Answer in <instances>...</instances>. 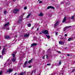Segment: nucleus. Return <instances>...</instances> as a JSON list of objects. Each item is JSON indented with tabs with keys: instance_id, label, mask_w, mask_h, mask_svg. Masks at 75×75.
I'll return each mask as SVG.
<instances>
[{
	"instance_id": "1",
	"label": "nucleus",
	"mask_w": 75,
	"mask_h": 75,
	"mask_svg": "<svg viewBox=\"0 0 75 75\" xmlns=\"http://www.w3.org/2000/svg\"><path fill=\"white\" fill-rule=\"evenodd\" d=\"M42 33L43 34H45L47 35V34H49L48 31L47 30H43L42 31Z\"/></svg>"
},
{
	"instance_id": "2",
	"label": "nucleus",
	"mask_w": 75,
	"mask_h": 75,
	"mask_svg": "<svg viewBox=\"0 0 75 75\" xmlns=\"http://www.w3.org/2000/svg\"><path fill=\"white\" fill-rule=\"evenodd\" d=\"M23 20L22 18H21V19L19 20L17 22L18 24H22V21Z\"/></svg>"
},
{
	"instance_id": "3",
	"label": "nucleus",
	"mask_w": 75,
	"mask_h": 75,
	"mask_svg": "<svg viewBox=\"0 0 75 75\" xmlns=\"http://www.w3.org/2000/svg\"><path fill=\"white\" fill-rule=\"evenodd\" d=\"M19 11V10L17 9H15L13 10V13L17 14Z\"/></svg>"
},
{
	"instance_id": "4",
	"label": "nucleus",
	"mask_w": 75,
	"mask_h": 75,
	"mask_svg": "<svg viewBox=\"0 0 75 75\" xmlns=\"http://www.w3.org/2000/svg\"><path fill=\"white\" fill-rule=\"evenodd\" d=\"M50 8H52L53 10H54L55 9V8H54V7L51 6H48L47 8V9H50Z\"/></svg>"
},
{
	"instance_id": "5",
	"label": "nucleus",
	"mask_w": 75,
	"mask_h": 75,
	"mask_svg": "<svg viewBox=\"0 0 75 75\" xmlns=\"http://www.w3.org/2000/svg\"><path fill=\"white\" fill-rule=\"evenodd\" d=\"M29 36H30V34H24V37L25 38H27V37H28Z\"/></svg>"
},
{
	"instance_id": "6",
	"label": "nucleus",
	"mask_w": 75,
	"mask_h": 75,
	"mask_svg": "<svg viewBox=\"0 0 75 75\" xmlns=\"http://www.w3.org/2000/svg\"><path fill=\"white\" fill-rule=\"evenodd\" d=\"M59 23V21H57V22L54 24V26L55 27H57V25H58V23Z\"/></svg>"
},
{
	"instance_id": "7",
	"label": "nucleus",
	"mask_w": 75,
	"mask_h": 75,
	"mask_svg": "<svg viewBox=\"0 0 75 75\" xmlns=\"http://www.w3.org/2000/svg\"><path fill=\"white\" fill-rule=\"evenodd\" d=\"M5 50H6V49L5 48H4L3 50L2 51V54H5Z\"/></svg>"
},
{
	"instance_id": "8",
	"label": "nucleus",
	"mask_w": 75,
	"mask_h": 75,
	"mask_svg": "<svg viewBox=\"0 0 75 75\" xmlns=\"http://www.w3.org/2000/svg\"><path fill=\"white\" fill-rule=\"evenodd\" d=\"M12 71H13V69H9L7 71V72H9V73L11 72Z\"/></svg>"
},
{
	"instance_id": "9",
	"label": "nucleus",
	"mask_w": 75,
	"mask_h": 75,
	"mask_svg": "<svg viewBox=\"0 0 75 75\" xmlns=\"http://www.w3.org/2000/svg\"><path fill=\"white\" fill-rule=\"evenodd\" d=\"M71 27V26H67L66 27H65L64 28V31H66V28H68Z\"/></svg>"
},
{
	"instance_id": "10",
	"label": "nucleus",
	"mask_w": 75,
	"mask_h": 75,
	"mask_svg": "<svg viewBox=\"0 0 75 75\" xmlns=\"http://www.w3.org/2000/svg\"><path fill=\"white\" fill-rule=\"evenodd\" d=\"M59 44H60V45H63L64 44V42L60 41H59Z\"/></svg>"
},
{
	"instance_id": "11",
	"label": "nucleus",
	"mask_w": 75,
	"mask_h": 75,
	"mask_svg": "<svg viewBox=\"0 0 75 75\" xmlns=\"http://www.w3.org/2000/svg\"><path fill=\"white\" fill-rule=\"evenodd\" d=\"M35 45H37V43H35L32 44L31 45V47H34V46H35Z\"/></svg>"
},
{
	"instance_id": "12",
	"label": "nucleus",
	"mask_w": 75,
	"mask_h": 75,
	"mask_svg": "<svg viewBox=\"0 0 75 75\" xmlns=\"http://www.w3.org/2000/svg\"><path fill=\"white\" fill-rule=\"evenodd\" d=\"M33 74V72H28L27 75H31Z\"/></svg>"
},
{
	"instance_id": "13",
	"label": "nucleus",
	"mask_w": 75,
	"mask_h": 75,
	"mask_svg": "<svg viewBox=\"0 0 75 75\" xmlns=\"http://www.w3.org/2000/svg\"><path fill=\"white\" fill-rule=\"evenodd\" d=\"M73 40V38H69L68 40V41H72Z\"/></svg>"
},
{
	"instance_id": "14",
	"label": "nucleus",
	"mask_w": 75,
	"mask_h": 75,
	"mask_svg": "<svg viewBox=\"0 0 75 75\" xmlns=\"http://www.w3.org/2000/svg\"><path fill=\"white\" fill-rule=\"evenodd\" d=\"M25 74H26V73L25 72H23L21 73L20 74V75H24Z\"/></svg>"
},
{
	"instance_id": "15",
	"label": "nucleus",
	"mask_w": 75,
	"mask_h": 75,
	"mask_svg": "<svg viewBox=\"0 0 75 75\" xmlns=\"http://www.w3.org/2000/svg\"><path fill=\"white\" fill-rule=\"evenodd\" d=\"M5 38L6 39H10V37L8 36H6L5 37Z\"/></svg>"
},
{
	"instance_id": "16",
	"label": "nucleus",
	"mask_w": 75,
	"mask_h": 75,
	"mask_svg": "<svg viewBox=\"0 0 75 75\" xmlns=\"http://www.w3.org/2000/svg\"><path fill=\"white\" fill-rule=\"evenodd\" d=\"M66 21V17H65L64 18L62 21L63 23H64Z\"/></svg>"
},
{
	"instance_id": "17",
	"label": "nucleus",
	"mask_w": 75,
	"mask_h": 75,
	"mask_svg": "<svg viewBox=\"0 0 75 75\" xmlns=\"http://www.w3.org/2000/svg\"><path fill=\"white\" fill-rule=\"evenodd\" d=\"M13 58V59H12V62H16V58Z\"/></svg>"
},
{
	"instance_id": "18",
	"label": "nucleus",
	"mask_w": 75,
	"mask_h": 75,
	"mask_svg": "<svg viewBox=\"0 0 75 75\" xmlns=\"http://www.w3.org/2000/svg\"><path fill=\"white\" fill-rule=\"evenodd\" d=\"M9 22H8L6 23V24H5V25H4V27H6V26H7V25H8V24H9Z\"/></svg>"
},
{
	"instance_id": "19",
	"label": "nucleus",
	"mask_w": 75,
	"mask_h": 75,
	"mask_svg": "<svg viewBox=\"0 0 75 75\" xmlns=\"http://www.w3.org/2000/svg\"><path fill=\"white\" fill-rule=\"evenodd\" d=\"M59 38L61 40H63L64 39V37L62 36H61V38L59 37Z\"/></svg>"
},
{
	"instance_id": "20",
	"label": "nucleus",
	"mask_w": 75,
	"mask_h": 75,
	"mask_svg": "<svg viewBox=\"0 0 75 75\" xmlns=\"http://www.w3.org/2000/svg\"><path fill=\"white\" fill-rule=\"evenodd\" d=\"M32 61H33V59H30L28 62V63H29V64H30L31 63V62H32Z\"/></svg>"
},
{
	"instance_id": "21",
	"label": "nucleus",
	"mask_w": 75,
	"mask_h": 75,
	"mask_svg": "<svg viewBox=\"0 0 75 75\" xmlns=\"http://www.w3.org/2000/svg\"><path fill=\"white\" fill-rule=\"evenodd\" d=\"M64 70H62L61 71V74L63 75L64 74Z\"/></svg>"
},
{
	"instance_id": "22",
	"label": "nucleus",
	"mask_w": 75,
	"mask_h": 75,
	"mask_svg": "<svg viewBox=\"0 0 75 75\" xmlns=\"http://www.w3.org/2000/svg\"><path fill=\"white\" fill-rule=\"evenodd\" d=\"M38 16H43V14L41 13L39 14Z\"/></svg>"
},
{
	"instance_id": "23",
	"label": "nucleus",
	"mask_w": 75,
	"mask_h": 75,
	"mask_svg": "<svg viewBox=\"0 0 75 75\" xmlns=\"http://www.w3.org/2000/svg\"><path fill=\"white\" fill-rule=\"evenodd\" d=\"M12 55L13 56V58H14V57H16V55H15V54L13 53L12 54Z\"/></svg>"
},
{
	"instance_id": "24",
	"label": "nucleus",
	"mask_w": 75,
	"mask_h": 75,
	"mask_svg": "<svg viewBox=\"0 0 75 75\" xmlns=\"http://www.w3.org/2000/svg\"><path fill=\"white\" fill-rule=\"evenodd\" d=\"M46 36L47 37V38L48 39L50 38V35H46Z\"/></svg>"
},
{
	"instance_id": "25",
	"label": "nucleus",
	"mask_w": 75,
	"mask_h": 75,
	"mask_svg": "<svg viewBox=\"0 0 75 75\" xmlns=\"http://www.w3.org/2000/svg\"><path fill=\"white\" fill-rule=\"evenodd\" d=\"M74 17H75V16L74 15L71 18V20H74Z\"/></svg>"
},
{
	"instance_id": "26",
	"label": "nucleus",
	"mask_w": 75,
	"mask_h": 75,
	"mask_svg": "<svg viewBox=\"0 0 75 75\" xmlns=\"http://www.w3.org/2000/svg\"><path fill=\"white\" fill-rule=\"evenodd\" d=\"M28 27H31L30 23H29L28 24Z\"/></svg>"
},
{
	"instance_id": "27",
	"label": "nucleus",
	"mask_w": 75,
	"mask_h": 75,
	"mask_svg": "<svg viewBox=\"0 0 75 75\" xmlns=\"http://www.w3.org/2000/svg\"><path fill=\"white\" fill-rule=\"evenodd\" d=\"M2 74H3V71H0V75H2Z\"/></svg>"
},
{
	"instance_id": "28",
	"label": "nucleus",
	"mask_w": 75,
	"mask_h": 75,
	"mask_svg": "<svg viewBox=\"0 0 75 75\" xmlns=\"http://www.w3.org/2000/svg\"><path fill=\"white\" fill-rule=\"evenodd\" d=\"M27 61H26V62L24 63V65H27Z\"/></svg>"
},
{
	"instance_id": "29",
	"label": "nucleus",
	"mask_w": 75,
	"mask_h": 75,
	"mask_svg": "<svg viewBox=\"0 0 75 75\" xmlns=\"http://www.w3.org/2000/svg\"><path fill=\"white\" fill-rule=\"evenodd\" d=\"M75 69H72L71 73L73 72H75Z\"/></svg>"
},
{
	"instance_id": "30",
	"label": "nucleus",
	"mask_w": 75,
	"mask_h": 75,
	"mask_svg": "<svg viewBox=\"0 0 75 75\" xmlns=\"http://www.w3.org/2000/svg\"><path fill=\"white\" fill-rule=\"evenodd\" d=\"M30 14L29 13V14L27 16L26 18H28L29 17H30Z\"/></svg>"
},
{
	"instance_id": "31",
	"label": "nucleus",
	"mask_w": 75,
	"mask_h": 75,
	"mask_svg": "<svg viewBox=\"0 0 75 75\" xmlns=\"http://www.w3.org/2000/svg\"><path fill=\"white\" fill-rule=\"evenodd\" d=\"M6 13H7V12L6 11H4V14H6Z\"/></svg>"
},
{
	"instance_id": "32",
	"label": "nucleus",
	"mask_w": 75,
	"mask_h": 75,
	"mask_svg": "<svg viewBox=\"0 0 75 75\" xmlns=\"http://www.w3.org/2000/svg\"><path fill=\"white\" fill-rule=\"evenodd\" d=\"M24 8L25 10H26V9H27V7L26 6V7H24Z\"/></svg>"
},
{
	"instance_id": "33",
	"label": "nucleus",
	"mask_w": 75,
	"mask_h": 75,
	"mask_svg": "<svg viewBox=\"0 0 75 75\" xmlns=\"http://www.w3.org/2000/svg\"><path fill=\"white\" fill-rule=\"evenodd\" d=\"M14 54H16V51H14L13 52V53Z\"/></svg>"
},
{
	"instance_id": "34",
	"label": "nucleus",
	"mask_w": 75,
	"mask_h": 75,
	"mask_svg": "<svg viewBox=\"0 0 75 75\" xmlns=\"http://www.w3.org/2000/svg\"><path fill=\"white\" fill-rule=\"evenodd\" d=\"M43 59H45V56H43V57H42Z\"/></svg>"
},
{
	"instance_id": "35",
	"label": "nucleus",
	"mask_w": 75,
	"mask_h": 75,
	"mask_svg": "<svg viewBox=\"0 0 75 75\" xmlns=\"http://www.w3.org/2000/svg\"><path fill=\"white\" fill-rule=\"evenodd\" d=\"M59 65H61V61H60L59 62Z\"/></svg>"
},
{
	"instance_id": "36",
	"label": "nucleus",
	"mask_w": 75,
	"mask_h": 75,
	"mask_svg": "<svg viewBox=\"0 0 75 75\" xmlns=\"http://www.w3.org/2000/svg\"><path fill=\"white\" fill-rule=\"evenodd\" d=\"M55 34L56 35H58V32H56Z\"/></svg>"
},
{
	"instance_id": "37",
	"label": "nucleus",
	"mask_w": 75,
	"mask_h": 75,
	"mask_svg": "<svg viewBox=\"0 0 75 75\" xmlns=\"http://www.w3.org/2000/svg\"><path fill=\"white\" fill-rule=\"evenodd\" d=\"M64 37H67V34H65L64 35Z\"/></svg>"
},
{
	"instance_id": "38",
	"label": "nucleus",
	"mask_w": 75,
	"mask_h": 75,
	"mask_svg": "<svg viewBox=\"0 0 75 75\" xmlns=\"http://www.w3.org/2000/svg\"><path fill=\"white\" fill-rule=\"evenodd\" d=\"M47 65H51V64H47Z\"/></svg>"
},
{
	"instance_id": "39",
	"label": "nucleus",
	"mask_w": 75,
	"mask_h": 75,
	"mask_svg": "<svg viewBox=\"0 0 75 75\" xmlns=\"http://www.w3.org/2000/svg\"><path fill=\"white\" fill-rule=\"evenodd\" d=\"M32 67V66H29L28 67V68H31Z\"/></svg>"
},
{
	"instance_id": "40",
	"label": "nucleus",
	"mask_w": 75,
	"mask_h": 75,
	"mask_svg": "<svg viewBox=\"0 0 75 75\" xmlns=\"http://www.w3.org/2000/svg\"><path fill=\"white\" fill-rule=\"evenodd\" d=\"M39 3H42V1H39Z\"/></svg>"
},
{
	"instance_id": "41",
	"label": "nucleus",
	"mask_w": 75,
	"mask_h": 75,
	"mask_svg": "<svg viewBox=\"0 0 75 75\" xmlns=\"http://www.w3.org/2000/svg\"><path fill=\"white\" fill-rule=\"evenodd\" d=\"M55 75V73H54L52 74L51 75Z\"/></svg>"
},
{
	"instance_id": "42",
	"label": "nucleus",
	"mask_w": 75,
	"mask_h": 75,
	"mask_svg": "<svg viewBox=\"0 0 75 75\" xmlns=\"http://www.w3.org/2000/svg\"><path fill=\"white\" fill-rule=\"evenodd\" d=\"M61 4H64V3H63V2H61Z\"/></svg>"
},
{
	"instance_id": "43",
	"label": "nucleus",
	"mask_w": 75,
	"mask_h": 75,
	"mask_svg": "<svg viewBox=\"0 0 75 75\" xmlns=\"http://www.w3.org/2000/svg\"><path fill=\"white\" fill-rule=\"evenodd\" d=\"M32 72H33H33H35V71L34 70V71H33Z\"/></svg>"
},
{
	"instance_id": "44",
	"label": "nucleus",
	"mask_w": 75,
	"mask_h": 75,
	"mask_svg": "<svg viewBox=\"0 0 75 75\" xmlns=\"http://www.w3.org/2000/svg\"><path fill=\"white\" fill-rule=\"evenodd\" d=\"M57 52H58L59 53H61V52H59V51H57Z\"/></svg>"
},
{
	"instance_id": "45",
	"label": "nucleus",
	"mask_w": 75,
	"mask_h": 75,
	"mask_svg": "<svg viewBox=\"0 0 75 75\" xmlns=\"http://www.w3.org/2000/svg\"><path fill=\"white\" fill-rule=\"evenodd\" d=\"M38 30H39V28H38L37 29V31H38Z\"/></svg>"
},
{
	"instance_id": "46",
	"label": "nucleus",
	"mask_w": 75,
	"mask_h": 75,
	"mask_svg": "<svg viewBox=\"0 0 75 75\" xmlns=\"http://www.w3.org/2000/svg\"><path fill=\"white\" fill-rule=\"evenodd\" d=\"M16 1V0H13L12 1Z\"/></svg>"
},
{
	"instance_id": "47",
	"label": "nucleus",
	"mask_w": 75,
	"mask_h": 75,
	"mask_svg": "<svg viewBox=\"0 0 75 75\" xmlns=\"http://www.w3.org/2000/svg\"><path fill=\"white\" fill-rule=\"evenodd\" d=\"M67 56H70V55H69V54H67Z\"/></svg>"
},
{
	"instance_id": "48",
	"label": "nucleus",
	"mask_w": 75,
	"mask_h": 75,
	"mask_svg": "<svg viewBox=\"0 0 75 75\" xmlns=\"http://www.w3.org/2000/svg\"><path fill=\"white\" fill-rule=\"evenodd\" d=\"M42 34V33H39V34Z\"/></svg>"
},
{
	"instance_id": "49",
	"label": "nucleus",
	"mask_w": 75,
	"mask_h": 75,
	"mask_svg": "<svg viewBox=\"0 0 75 75\" xmlns=\"http://www.w3.org/2000/svg\"><path fill=\"white\" fill-rule=\"evenodd\" d=\"M25 65L23 66L24 67H26V66H25Z\"/></svg>"
},
{
	"instance_id": "50",
	"label": "nucleus",
	"mask_w": 75,
	"mask_h": 75,
	"mask_svg": "<svg viewBox=\"0 0 75 75\" xmlns=\"http://www.w3.org/2000/svg\"><path fill=\"white\" fill-rule=\"evenodd\" d=\"M16 74H17V73H16L14 74V75H16Z\"/></svg>"
},
{
	"instance_id": "51",
	"label": "nucleus",
	"mask_w": 75,
	"mask_h": 75,
	"mask_svg": "<svg viewBox=\"0 0 75 75\" xmlns=\"http://www.w3.org/2000/svg\"><path fill=\"white\" fill-rule=\"evenodd\" d=\"M9 29V28H8V29H7V30H8Z\"/></svg>"
},
{
	"instance_id": "52",
	"label": "nucleus",
	"mask_w": 75,
	"mask_h": 75,
	"mask_svg": "<svg viewBox=\"0 0 75 75\" xmlns=\"http://www.w3.org/2000/svg\"><path fill=\"white\" fill-rule=\"evenodd\" d=\"M65 49H67V47H66L65 48Z\"/></svg>"
},
{
	"instance_id": "53",
	"label": "nucleus",
	"mask_w": 75,
	"mask_h": 75,
	"mask_svg": "<svg viewBox=\"0 0 75 75\" xmlns=\"http://www.w3.org/2000/svg\"><path fill=\"white\" fill-rule=\"evenodd\" d=\"M15 37H17V35H16V36H15Z\"/></svg>"
},
{
	"instance_id": "54",
	"label": "nucleus",
	"mask_w": 75,
	"mask_h": 75,
	"mask_svg": "<svg viewBox=\"0 0 75 75\" xmlns=\"http://www.w3.org/2000/svg\"><path fill=\"white\" fill-rule=\"evenodd\" d=\"M1 56L0 55V58H1Z\"/></svg>"
},
{
	"instance_id": "55",
	"label": "nucleus",
	"mask_w": 75,
	"mask_h": 75,
	"mask_svg": "<svg viewBox=\"0 0 75 75\" xmlns=\"http://www.w3.org/2000/svg\"><path fill=\"white\" fill-rule=\"evenodd\" d=\"M40 0H38V1H40Z\"/></svg>"
},
{
	"instance_id": "56",
	"label": "nucleus",
	"mask_w": 75,
	"mask_h": 75,
	"mask_svg": "<svg viewBox=\"0 0 75 75\" xmlns=\"http://www.w3.org/2000/svg\"><path fill=\"white\" fill-rule=\"evenodd\" d=\"M7 61H8V60H7Z\"/></svg>"
},
{
	"instance_id": "57",
	"label": "nucleus",
	"mask_w": 75,
	"mask_h": 75,
	"mask_svg": "<svg viewBox=\"0 0 75 75\" xmlns=\"http://www.w3.org/2000/svg\"><path fill=\"white\" fill-rule=\"evenodd\" d=\"M46 45V46H47V45Z\"/></svg>"
},
{
	"instance_id": "58",
	"label": "nucleus",
	"mask_w": 75,
	"mask_h": 75,
	"mask_svg": "<svg viewBox=\"0 0 75 75\" xmlns=\"http://www.w3.org/2000/svg\"><path fill=\"white\" fill-rule=\"evenodd\" d=\"M23 15H24V14L23 13Z\"/></svg>"
},
{
	"instance_id": "59",
	"label": "nucleus",
	"mask_w": 75,
	"mask_h": 75,
	"mask_svg": "<svg viewBox=\"0 0 75 75\" xmlns=\"http://www.w3.org/2000/svg\"><path fill=\"white\" fill-rule=\"evenodd\" d=\"M5 64H4V65H5Z\"/></svg>"
},
{
	"instance_id": "60",
	"label": "nucleus",
	"mask_w": 75,
	"mask_h": 75,
	"mask_svg": "<svg viewBox=\"0 0 75 75\" xmlns=\"http://www.w3.org/2000/svg\"><path fill=\"white\" fill-rule=\"evenodd\" d=\"M5 21H6V20H5Z\"/></svg>"
}]
</instances>
